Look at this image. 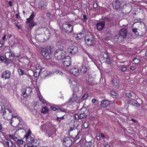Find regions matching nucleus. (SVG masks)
Wrapping results in <instances>:
<instances>
[{
    "instance_id": "1",
    "label": "nucleus",
    "mask_w": 147,
    "mask_h": 147,
    "mask_svg": "<svg viewBox=\"0 0 147 147\" xmlns=\"http://www.w3.org/2000/svg\"><path fill=\"white\" fill-rule=\"evenodd\" d=\"M53 51V46H47L46 48H42L41 50L42 55L47 59H50Z\"/></svg>"
},
{
    "instance_id": "2",
    "label": "nucleus",
    "mask_w": 147,
    "mask_h": 147,
    "mask_svg": "<svg viewBox=\"0 0 147 147\" xmlns=\"http://www.w3.org/2000/svg\"><path fill=\"white\" fill-rule=\"evenodd\" d=\"M41 129L46 131V135L49 137L51 136L56 131V129L55 128H51V124H49L47 125H43L41 126Z\"/></svg>"
},
{
    "instance_id": "3",
    "label": "nucleus",
    "mask_w": 147,
    "mask_h": 147,
    "mask_svg": "<svg viewBox=\"0 0 147 147\" xmlns=\"http://www.w3.org/2000/svg\"><path fill=\"white\" fill-rule=\"evenodd\" d=\"M66 52L64 50L57 49L54 53V57L59 60L63 59L65 57Z\"/></svg>"
},
{
    "instance_id": "4",
    "label": "nucleus",
    "mask_w": 147,
    "mask_h": 147,
    "mask_svg": "<svg viewBox=\"0 0 147 147\" xmlns=\"http://www.w3.org/2000/svg\"><path fill=\"white\" fill-rule=\"evenodd\" d=\"M88 64L87 59H84L83 64L80 67V72L81 74H84L90 69V67Z\"/></svg>"
},
{
    "instance_id": "5",
    "label": "nucleus",
    "mask_w": 147,
    "mask_h": 147,
    "mask_svg": "<svg viewBox=\"0 0 147 147\" xmlns=\"http://www.w3.org/2000/svg\"><path fill=\"white\" fill-rule=\"evenodd\" d=\"M84 40L86 44L89 46L93 45L96 42L95 38L92 35L86 36Z\"/></svg>"
},
{
    "instance_id": "6",
    "label": "nucleus",
    "mask_w": 147,
    "mask_h": 147,
    "mask_svg": "<svg viewBox=\"0 0 147 147\" xmlns=\"http://www.w3.org/2000/svg\"><path fill=\"white\" fill-rule=\"evenodd\" d=\"M11 110L9 109H5L3 112V116L4 118L7 120H10L13 118V115L11 114Z\"/></svg>"
},
{
    "instance_id": "7",
    "label": "nucleus",
    "mask_w": 147,
    "mask_h": 147,
    "mask_svg": "<svg viewBox=\"0 0 147 147\" xmlns=\"http://www.w3.org/2000/svg\"><path fill=\"white\" fill-rule=\"evenodd\" d=\"M62 26V30L65 33H71L73 30L72 25L67 22L63 23Z\"/></svg>"
},
{
    "instance_id": "8",
    "label": "nucleus",
    "mask_w": 147,
    "mask_h": 147,
    "mask_svg": "<svg viewBox=\"0 0 147 147\" xmlns=\"http://www.w3.org/2000/svg\"><path fill=\"white\" fill-rule=\"evenodd\" d=\"M80 119H84L87 117L89 114L88 110L86 107H83L79 111Z\"/></svg>"
},
{
    "instance_id": "9",
    "label": "nucleus",
    "mask_w": 147,
    "mask_h": 147,
    "mask_svg": "<svg viewBox=\"0 0 147 147\" xmlns=\"http://www.w3.org/2000/svg\"><path fill=\"white\" fill-rule=\"evenodd\" d=\"M106 22H108L107 24L112 27L115 26L117 24L116 20L113 18L106 17L104 19Z\"/></svg>"
},
{
    "instance_id": "10",
    "label": "nucleus",
    "mask_w": 147,
    "mask_h": 147,
    "mask_svg": "<svg viewBox=\"0 0 147 147\" xmlns=\"http://www.w3.org/2000/svg\"><path fill=\"white\" fill-rule=\"evenodd\" d=\"M73 138L69 137L65 138L63 143L66 147H69L72 144Z\"/></svg>"
},
{
    "instance_id": "11",
    "label": "nucleus",
    "mask_w": 147,
    "mask_h": 147,
    "mask_svg": "<svg viewBox=\"0 0 147 147\" xmlns=\"http://www.w3.org/2000/svg\"><path fill=\"white\" fill-rule=\"evenodd\" d=\"M69 53L73 54H76L78 53V47L75 45L70 46L68 49Z\"/></svg>"
},
{
    "instance_id": "12",
    "label": "nucleus",
    "mask_w": 147,
    "mask_h": 147,
    "mask_svg": "<svg viewBox=\"0 0 147 147\" xmlns=\"http://www.w3.org/2000/svg\"><path fill=\"white\" fill-rule=\"evenodd\" d=\"M121 3L119 0H116L113 2L112 5L114 9L116 10L119 9L121 11L122 10V7H121Z\"/></svg>"
},
{
    "instance_id": "13",
    "label": "nucleus",
    "mask_w": 147,
    "mask_h": 147,
    "mask_svg": "<svg viewBox=\"0 0 147 147\" xmlns=\"http://www.w3.org/2000/svg\"><path fill=\"white\" fill-rule=\"evenodd\" d=\"M105 21H102L97 23L96 26L98 31H102L104 28L105 24Z\"/></svg>"
},
{
    "instance_id": "14",
    "label": "nucleus",
    "mask_w": 147,
    "mask_h": 147,
    "mask_svg": "<svg viewBox=\"0 0 147 147\" xmlns=\"http://www.w3.org/2000/svg\"><path fill=\"white\" fill-rule=\"evenodd\" d=\"M64 60L63 62V64L65 67H68L71 64V61L70 57L68 56H66L64 58Z\"/></svg>"
},
{
    "instance_id": "15",
    "label": "nucleus",
    "mask_w": 147,
    "mask_h": 147,
    "mask_svg": "<svg viewBox=\"0 0 147 147\" xmlns=\"http://www.w3.org/2000/svg\"><path fill=\"white\" fill-rule=\"evenodd\" d=\"M119 34L123 40L127 35V31L125 28H122L120 30Z\"/></svg>"
},
{
    "instance_id": "16",
    "label": "nucleus",
    "mask_w": 147,
    "mask_h": 147,
    "mask_svg": "<svg viewBox=\"0 0 147 147\" xmlns=\"http://www.w3.org/2000/svg\"><path fill=\"white\" fill-rule=\"evenodd\" d=\"M70 87L73 90L74 92H76L78 90V87L77 83L75 81H72L71 82H69Z\"/></svg>"
},
{
    "instance_id": "17",
    "label": "nucleus",
    "mask_w": 147,
    "mask_h": 147,
    "mask_svg": "<svg viewBox=\"0 0 147 147\" xmlns=\"http://www.w3.org/2000/svg\"><path fill=\"white\" fill-rule=\"evenodd\" d=\"M11 74V72L9 70L5 71L2 73L1 78H4L5 80L9 79L10 78Z\"/></svg>"
},
{
    "instance_id": "18",
    "label": "nucleus",
    "mask_w": 147,
    "mask_h": 147,
    "mask_svg": "<svg viewBox=\"0 0 147 147\" xmlns=\"http://www.w3.org/2000/svg\"><path fill=\"white\" fill-rule=\"evenodd\" d=\"M38 8L41 10L45 9L47 6V3L44 1H41L38 4Z\"/></svg>"
},
{
    "instance_id": "19",
    "label": "nucleus",
    "mask_w": 147,
    "mask_h": 147,
    "mask_svg": "<svg viewBox=\"0 0 147 147\" xmlns=\"http://www.w3.org/2000/svg\"><path fill=\"white\" fill-rule=\"evenodd\" d=\"M132 32L134 33L135 34L137 35L142 36L143 35L144 33L142 32L141 30H138L136 28H134V27L132 28Z\"/></svg>"
},
{
    "instance_id": "20",
    "label": "nucleus",
    "mask_w": 147,
    "mask_h": 147,
    "mask_svg": "<svg viewBox=\"0 0 147 147\" xmlns=\"http://www.w3.org/2000/svg\"><path fill=\"white\" fill-rule=\"evenodd\" d=\"M70 72L73 75L78 76L79 74V70L76 68H72L70 71Z\"/></svg>"
},
{
    "instance_id": "21",
    "label": "nucleus",
    "mask_w": 147,
    "mask_h": 147,
    "mask_svg": "<svg viewBox=\"0 0 147 147\" xmlns=\"http://www.w3.org/2000/svg\"><path fill=\"white\" fill-rule=\"evenodd\" d=\"M78 99V97L76 94L74 93L73 94V97H72L68 101V104L69 105H71L73 102L76 101Z\"/></svg>"
},
{
    "instance_id": "22",
    "label": "nucleus",
    "mask_w": 147,
    "mask_h": 147,
    "mask_svg": "<svg viewBox=\"0 0 147 147\" xmlns=\"http://www.w3.org/2000/svg\"><path fill=\"white\" fill-rule=\"evenodd\" d=\"M4 145L7 147H13V144L12 141L10 140H7L3 142Z\"/></svg>"
},
{
    "instance_id": "23",
    "label": "nucleus",
    "mask_w": 147,
    "mask_h": 147,
    "mask_svg": "<svg viewBox=\"0 0 147 147\" xmlns=\"http://www.w3.org/2000/svg\"><path fill=\"white\" fill-rule=\"evenodd\" d=\"M35 15V13L34 12H32L29 18L26 19L27 21L26 22V23L27 24L30 22V21H34L33 19Z\"/></svg>"
},
{
    "instance_id": "24",
    "label": "nucleus",
    "mask_w": 147,
    "mask_h": 147,
    "mask_svg": "<svg viewBox=\"0 0 147 147\" xmlns=\"http://www.w3.org/2000/svg\"><path fill=\"white\" fill-rule=\"evenodd\" d=\"M109 102L107 100H102L101 102L100 105L102 107H107L109 105Z\"/></svg>"
},
{
    "instance_id": "25",
    "label": "nucleus",
    "mask_w": 147,
    "mask_h": 147,
    "mask_svg": "<svg viewBox=\"0 0 147 147\" xmlns=\"http://www.w3.org/2000/svg\"><path fill=\"white\" fill-rule=\"evenodd\" d=\"M11 54L9 53H5V56L6 58L9 60H12L11 57H14L13 55V53L10 52Z\"/></svg>"
},
{
    "instance_id": "26",
    "label": "nucleus",
    "mask_w": 147,
    "mask_h": 147,
    "mask_svg": "<svg viewBox=\"0 0 147 147\" xmlns=\"http://www.w3.org/2000/svg\"><path fill=\"white\" fill-rule=\"evenodd\" d=\"M63 45L62 42L60 41L56 42V46L59 49H63Z\"/></svg>"
},
{
    "instance_id": "27",
    "label": "nucleus",
    "mask_w": 147,
    "mask_h": 147,
    "mask_svg": "<svg viewBox=\"0 0 147 147\" xmlns=\"http://www.w3.org/2000/svg\"><path fill=\"white\" fill-rule=\"evenodd\" d=\"M113 39L115 41H117L119 40L120 41H121L123 40L119 34H116L114 36Z\"/></svg>"
},
{
    "instance_id": "28",
    "label": "nucleus",
    "mask_w": 147,
    "mask_h": 147,
    "mask_svg": "<svg viewBox=\"0 0 147 147\" xmlns=\"http://www.w3.org/2000/svg\"><path fill=\"white\" fill-rule=\"evenodd\" d=\"M130 102L133 105L138 107L140 106V104L137 101L134 99H131L130 100Z\"/></svg>"
},
{
    "instance_id": "29",
    "label": "nucleus",
    "mask_w": 147,
    "mask_h": 147,
    "mask_svg": "<svg viewBox=\"0 0 147 147\" xmlns=\"http://www.w3.org/2000/svg\"><path fill=\"white\" fill-rule=\"evenodd\" d=\"M26 140L28 142H30L31 144H32L33 143H34V142H35V140L34 138L30 137H28V138H27Z\"/></svg>"
},
{
    "instance_id": "30",
    "label": "nucleus",
    "mask_w": 147,
    "mask_h": 147,
    "mask_svg": "<svg viewBox=\"0 0 147 147\" xmlns=\"http://www.w3.org/2000/svg\"><path fill=\"white\" fill-rule=\"evenodd\" d=\"M25 90L26 92L28 94V96H29L30 95L32 91V89L31 87H27L25 89Z\"/></svg>"
},
{
    "instance_id": "31",
    "label": "nucleus",
    "mask_w": 147,
    "mask_h": 147,
    "mask_svg": "<svg viewBox=\"0 0 147 147\" xmlns=\"http://www.w3.org/2000/svg\"><path fill=\"white\" fill-rule=\"evenodd\" d=\"M49 111V110L47 108V107H45L42 108L41 110V112L43 114H46L48 113Z\"/></svg>"
},
{
    "instance_id": "32",
    "label": "nucleus",
    "mask_w": 147,
    "mask_h": 147,
    "mask_svg": "<svg viewBox=\"0 0 147 147\" xmlns=\"http://www.w3.org/2000/svg\"><path fill=\"white\" fill-rule=\"evenodd\" d=\"M0 60L7 65L9 64L10 63L9 62H8L7 60V59L4 58V57L3 56L1 58Z\"/></svg>"
},
{
    "instance_id": "33",
    "label": "nucleus",
    "mask_w": 147,
    "mask_h": 147,
    "mask_svg": "<svg viewBox=\"0 0 147 147\" xmlns=\"http://www.w3.org/2000/svg\"><path fill=\"white\" fill-rule=\"evenodd\" d=\"M102 56L101 58L103 60V61H104L105 59L107 58V57L108 56L107 54L105 52H103L102 53Z\"/></svg>"
},
{
    "instance_id": "34",
    "label": "nucleus",
    "mask_w": 147,
    "mask_h": 147,
    "mask_svg": "<svg viewBox=\"0 0 147 147\" xmlns=\"http://www.w3.org/2000/svg\"><path fill=\"white\" fill-rule=\"evenodd\" d=\"M92 144V143L91 141H86L84 144V146H87V147H90L91 146Z\"/></svg>"
},
{
    "instance_id": "35",
    "label": "nucleus",
    "mask_w": 147,
    "mask_h": 147,
    "mask_svg": "<svg viewBox=\"0 0 147 147\" xmlns=\"http://www.w3.org/2000/svg\"><path fill=\"white\" fill-rule=\"evenodd\" d=\"M30 24L29 26V28H32L35 25H36V23L34 21H30Z\"/></svg>"
},
{
    "instance_id": "36",
    "label": "nucleus",
    "mask_w": 147,
    "mask_h": 147,
    "mask_svg": "<svg viewBox=\"0 0 147 147\" xmlns=\"http://www.w3.org/2000/svg\"><path fill=\"white\" fill-rule=\"evenodd\" d=\"M18 72L19 73V75L22 76L23 75L24 73V71L22 69L18 67L17 69Z\"/></svg>"
},
{
    "instance_id": "37",
    "label": "nucleus",
    "mask_w": 147,
    "mask_h": 147,
    "mask_svg": "<svg viewBox=\"0 0 147 147\" xmlns=\"http://www.w3.org/2000/svg\"><path fill=\"white\" fill-rule=\"evenodd\" d=\"M104 62H106V63L109 64H110L111 63V61L109 59L108 56L107 57V58H106Z\"/></svg>"
},
{
    "instance_id": "38",
    "label": "nucleus",
    "mask_w": 147,
    "mask_h": 147,
    "mask_svg": "<svg viewBox=\"0 0 147 147\" xmlns=\"http://www.w3.org/2000/svg\"><path fill=\"white\" fill-rule=\"evenodd\" d=\"M36 70L35 71H39L40 70V71L41 70V67L40 65L39 64H37L36 65Z\"/></svg>"
},
{
    "instance_id": "39",
    "label": "nucleus",
    "mask_w": 147,
    "mask_h": 147,
    "mask_svg": "<svg viewBox=\"0 0 147 147\" xmlns=\"http://www.w3.org/2000/svg\"><path fill=\"white\" fill-rule=\"evenodd\" d=\"M73 117L76 120H78L80 119V115H78L77 114H74L73 115Z\"/></svg>"
},
{
    "instance_id": "40",
    "label": "nucleus",
    "mask_w": 147,
    "mask_h": 147,
    "mask_svg": "<svg viewBox=\"0 0 147 147\" xmlns=\"http://www.w3.org/2000/svg\"><path fill=\"white\" fill-rule=\"evenodd\" d=\"M9 136L12 138L13 140L15 141H16L17 140V138L15 136L13 135L9 134Z\"/></svg>"
},
{
    "instance_id": "41",
    "label": "nucleus",
    "mask_w": 147,
    "mask_h": 147,
    "mask_svg": "<svg viewBox=\"0 0 147 147\" xmlns=\"http://www.w3.org/2000/svg\"><path fill=\"white\" fill-rule=\"evenodd\" d=\"M40 72V70L39 71H35L34 73V76L35 78H36L37 76L38 77Z\"/></svg>"
},
{
    "instance_id": "42",
    "label": "nucleus",
    "mask_w": 147,
    "mask_h": 147,
    "mask_svg": "<svg viewBox=\"0 0 147 147\" xmlns=\"http://www.w3.org/2000/svg\"><path fill=\"white\" fill-rule=\"evenodd\" d=\"M112 84L114 85L115 87H117L118 86V83L115 80H113L112 81Z\"/></svg>"
},
{
    "instance_id": "43",
    "label": "nucleus",
    "mask_w": 147,
    "mask_h": 147,
    "mask_svg": "<svg viewBox=\"0 0 147 147\" xmlns=\"http://www.w3.org/2000/svg\"><path fill=\"white\" fill-rule=\"evenodd\" d=\"M88 94H85L82 97L81 99H82V100H84L88 97Z\"/></svg>"
},
{
    "instance_id": "44",
    "label": "nucleus",
    "mask_w": 147,
    "mask_h": 147,
    "mask_svg": "<svg viewBox=\"0 0 147 147\" xmlns=\"http://www.w3.org/2000/svg\"><path fill=\"white\" fill-rule=\"evenodd\" d=\"M28 95V94L26 92V90L25 89H24L23 90V96L24 97H26Z\"/></svg>"
},
{
    "instance_id": "45",
    "label": "nucleus",
    "mask_w": 147,
    "mask_h": 147,
    "mask_svg": "<svg viewBox=\"0 0 147 147\" xmlns=\"http://www.w3.org/2000/svg\"><path fill=\"white\" fill-rule=\"evenodd\" d=\"M39 100L42 102L43 104L46 103V101L43 98L39 97Z\"/></svg>"
},
{
    "instance_id": "46",
    "label": "nucleus",
    "mask_w": 147,
    "mask_h": 147,
    "mask_svg": "<svg viewBox=\"0 0 147 147\" xmlns=\"http://www.w3.org/2000/svg\"><path fill=\"white\" fill-rule=\"evenodd\" d=\"M133 61L134 62V63L136 64L139 63L140 62V60L139 59L137 58L134 59L133 60Z\"/></svg>"
},
{
    "instance_id": "47",
    "label": "nucleus",
    "mask_w": 147,
    "mask_h": 147,
    "mask_svg": "<svg viewBox=\"0 0 147 147\" xmlns=\"http://www.w3.org/2000/svg\"><path fill=\"white\" fill-rule=\"evenodd\" d=\"M125 95L126 96L129 98H131L132 96V94L131 93L129 92L126 93L125 94Z\"/></svg>"
},
{
    "instance_id": "48",
    "label": "nucleus",
    "mask_w": 147,
    "mask_h": 147,
    "mask_svg": "<svg viewBox=\"0 0 147 147\" xmlns=\"http://www.w3.org/2000/svg\"><path fill=\"white\" fill-rule=\"evenodd\" d=\"M31 133V131H28L27 134L25 135L24 136L26 138V139H27V138H28V137H30V136Z\"/></svg>"
},
{
    "instance_id": "49",
    "label": "nucleus",
    "mask_w": 147,
    "mask_h": 147,
    "mask_svg": "<svg viewBox=\"0 0 147 147\" xmlns=\"http://www.w3.org/2000/svg\"><path fill=\"white\" fill-rule=\"evenodd\" d=\"M39 144V142L38 141L35 140V142H34V143H33L32 144L34 146L36 147Z\"/></svg>"
},
{
    "instance_id": "50",
    "label": "nucleus",
    "mask_w": 147,
    "mask_h": 147,
    "mask_svg": "<svg viewBox=\"0 0 147 147\" xmlns=\"http://www.w3.org/2000/svg\"><path fill=\"white\" fill-rule=\"evenodd\" d=\"M64 116H63L60 117H57V118L56 119L57 121H59V122H60L61 120H62L64 119Z\"/></svg>"
},
{
    "instance_id": "51",
    "label": "nucleus",
    "mask_w": 147,
    "mask_h": 147,
    "mask_svg": "<svg viewBox=\"0 0 147 147\" xmlns=\"http://www.w3.org/2000/svg\"><path fill=\"white\" fill-rule=\"evenodd\" d=\"M111 94L113 96H116L117 93L113 90H112L110 92Z\"/></svg>"
},
{
    "instance_id": "52",
    "label": "nucleus",
    "mask_w": 147,
    "mask_h": 147,
    "mask_svg": "<svg viewBox=\"0 0 147 147\" xmlns=\"http://www.w3.org/2000/svg\"><path fill=\"white\" fill-rule=\"evenodd\" d=\"M111 30L109 28L107 29L105 33L108 34H111Z\"/></svg>"
},
{
    "instance_id": "53",
    "label": "nucleus",
    "mask_w": 147,
    "mask_h": 147,
    "mask_svg": "<svg viewBox=\"0 0 147 147\" xmlns=\"http://www.w3.org/2000/svg\"><path fill=\"white\" fill-rule=\"evenodd\" d=\"M16 141H17V142L20 144H22L23 143V141L22 139H17Z\"/></svg>"
},
{
    "instance_id": "54",
    "label": "nucleus",
    "mask_w": 147,
    "mask_h": 147,
    "mask_svg": "<svg viewBox=\"0 0 147 147\" xmlns=\"http://www.w3.org/2000/svg\"><path fill=\"white\" fill-rule=\"evenodd\" d=\"M13 55H14V57H16L18 58L21 55L20 53H13Z\"/></svg>"
},
{
    "instance_id": "55",
    "label": "nucleus",
    "mask_w": 147,
    "mask_h": 147,
    "mask_svg": "<svg viewBox=\"0 0 147 147\" xmlns=\"http://www.w3.org/2000/svg\"><path fill=\"white\" fill-rule=\"evenodd\" d=\"M4 130V129L3 128L2 125L1 123H0V132L1 133H3V131Z\"/></svg>"
},
{
    "instance_id": "56",
    "label": "nucleus",
    "mask_w": 147,
    "mask_h": 147,
    "mask_svg": "<svg viewBox=\"0 0 147 147\" xmlns=\"http://www.w3.org/2000/svg\"><path fill=\"white\" fill-rule=\"evenodd\" d=\"M127 68L126 67H124L121 68V70L123 72H125Z\"/></svg>"
},
{
    "instance_id": "57",
    "label": "nucleus",
    "mask_w": 147,
    "mask_h": 147,
    "mask_svg": "<svg viewBox=\"0 0 147 147\" xmlns=\"http://www.w3.org/2000/svg\"><path fill=\"white\" fill-rule=\"evenodd\" d=\"M83 126L85 128H87L88 127V123L86 122H85L84 123Z\"/></svg>"
},
{
    "instance_id": "58",
    "label": "nucleus",
    "mask_w": 147,
    "mask_h": 147,
    "mask_svg": "<svg viewBox=\"0 0 147 147\" xmlns=\"http://www.w3.org/2000/svg\"><path fill=\"white\" fill-rule=\"evenodd\" d=\"M91 59L92 61L93 62H94V64L96 65V63L97 62V61H98V60L96 59H94L93 58H91Z\"/></svg>"
},
{
    "instance_id": "59",
    "label": "nucleus",
    "mask_w": 147,
    "mask_h": 147,
    "mask_svg": "<svg viewBox=\"0 0 147 147\" xmlns=\"http://www.w3.org/2000/svg\"><path fill=\"white\" fill-rule=\"evenodd\" d=\"M24 61L25 62H27V63L29 64L30 63V59H29L27 57L24 59Z\"/></svg>"
},
{
    "instance_id": "60",
    "label": "nucleus",
    "mask_w": 147,
    "mask_h": 147,
    "mask_svg": "<svg viewBox=\"0 0 147 147\" xmlns=\"http://www.w3.org/2000/svg\"><path fill=\"white\" fill-rule=\"evenodd\" d=\"M93 6L94 8H96L98 7V5L97 3H95L93 5Z\"/></svg>"
},
{
    "instance_id": "61",
    "label": "nucleus",
    "mask_w": 147,
    "mask_h": 147,
    "mask_svg": "<svg viewBox=\"0 0 147 147\" xmlns=\"http://www.w3.org/2000/svg\"><path fill=\"white\" fill-rule=\"evenodd\" d=\"M51 110L53 111H55L56 110H58V109H57V108L55 107H51Z\"/></svg>"
},
{
    "instance_id": "62",
    "label": "nucleus",
    "mask_w": 147,
    "mask_h": 147,
    "mask_svg": "<svg viewBox=\"0 0 147 147\" xmlns=\"http://www.w3.org/2000/svg\"><path fill=\"white\" fill-rule=\"evenodd\" d=\"M135 68H136V67L135 66H131L130 69L132 70H134L135 69Z\"/></svg>"
},
{
    "instance_id": "63",
    "label": "nucleus",
    "mask_w": 147,
    "mask_h": 147,
    "mask_svg": "<svg viewBox=\"0 0 147 147\" xmlns=\"http://www.w3.org/2000/svg\"><path fill=\"white\" fill-rule=\"evenodd\" d=\"M8 4L9 6L10 7H11L13 5V3L11 1H10L8 2Z\"/></svg>"
},
{
    "instance_id": "64",
    "label": "nucleus",
    "mask_w": 147,
    "mask_h": 147,
    "mask_svg": "<svg viewBox=\"0 0 147 147\" xmlns=\"http://www.w3.org/2000/svg\"><path fill=\"white\" fill-rule=\"evenodd\" d=\"M51 15V13H48L47 14V16L49 18V19H50V16Z\"/></svg>"
}]
</instances>
